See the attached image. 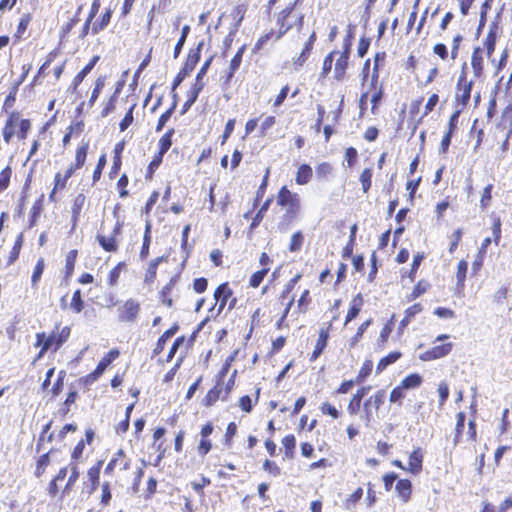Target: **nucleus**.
<instances>
[{
	"label": "nucleus",
	"instance_id": "obj_21",
	"mask_svg": "<svg viewBox=\"0 0 512 512\" xmlns=\"http://www.w3.org/2000/svg\"><path fill=\"white\" fill-rule=\"evenodd\" d=\"M88 147V142L83 143L81 146L78 147L75 155V163L73 164L75 168L79 169L84 165L88 152Z\"/></svg>",
	"mask_w": 512,
	"mask_h": 512
},
{
	"label": "nucleus",
	"instance_id": "obj_31",
	"mask_svg": "<svg viewBox=\"0 0 512 512\" xmlns=\"http://www.w3.org/2000/svg\"><path fill=\"white\" fill-rule=\"evenodd\" d=\"M191 343L192 339L187 340L184 336L178 337L173 342L169 352H177V350L179 349L188 350L190 348Z\"/></svg>",
	"mask_w": 512,
	"mask_h": 512
},
{
	"label": "nucleus",
	"instance_id": "obj_2",
	"mask_svg": "<svg viewBox=\"0 0 512 512\" xmlns=\"http://www.w3.org/2000/svg\"><path fill=\"white\" fill-rule=\"evenodd\" d=\"M277 203L286 208L287 215L290 218H294L300 211V198L298 194L292 193L286 186L279 190Z\"/></svg>",
	"mask_w": 512,
	"mask_h": 512
},
{
	"label": "nucleus",
	"instance_id": "obj_57",
	"mask_svg": "<svg viewBox=\"0 0 512 512\" xmlns=\"http://www.w3.org/2000/svg\"><path fill=\"white\" fill-rule=\"evenodd\" d=\"M99 474H100V467H93L91 469L88 470V477L89 479L91 480L92 482V490H95L96 489V485L98 484V480H99Z\"/></svg>",
	"mask_w": 512,
	"mask_h": 512
},
{
	"label": "nucleus",
	"instance_id": "obj_63",
	"mask_svg": "<svg viewBox=\"0 0 512 512\" xmlns=\"http://www.w3.org/2000/svg\"><path fill=\"white\" fill-rule=\"evenodd\" d=\"M198 54L189 55L188 59L185 63L183 71L187 74L188 72L192 71L198 61Z\"/></svg>",
	"mask_w": 512,
	"mask_h": 512
},
{
	"label": "nucleus",
	"instance_id": "obj_60",
	"mask_svg": "<svg viewBox=\"0 0 512 512\" xmlns=\"http://www.w3.org/2000/svg\"><path fill=\"white\" fill-rule=\"evenodd\" d=\"M461 238H462V230L461 229L455 230L452 234V241H451V244L449 247L450 253H453L456 250L459 242L461 241Z\"/></svg>",
	"mask_w": 512,
	"mask_h": 512
},
{
	"label": "nucleus",
	"instance_id": "obj_33",
	"mask_svg": "<svg viewBox=\"0 0 512 512\" xmlns=\"http://www.w3.org/2000/svg\"><path fill=\"white\" fill-rule=\"evenodd\" d=\"M373 368V363L369 360L365 361L356 377V383H361L365 378H367Z\"/></svg>",
	"mask_w": 512,
	"mask_h": 512
},
{
	"label": "nucleus",
	"instance_id": "obj_13",
	"mask_svg": "<svg viewBox=\"0 0 512 512\" xmlns=\"http://www.w3.org/2000/svg\"><path fill=\"white\" fill-rule=\"evenodd\" d=\"M496 44V26L490 27L486 38L483 41V50H486V56L488 59L491 58L492 53L495 50Z\"/></svg>",
	"mask_w": 512,
	"mask_h": 512
},
{
	"label": "nucleus",
	"instance_id": "obj_23",
	"mask_svg": "<svg viewBox=\"0 0 512 512\" xmlns=\"http://www.w3.org/2000/svg\"><path fill=\"white\" fill-rule=\"evenodd\" d=\"M151 242V224L147 223L145 227V233L143 238V245L140 251V258L145 259L149 254V246Z\"/></svg>",
	"mask_w": 512,
	"mask_h": 512
},
{
	"label": "nucleus",
	"instance_id": "obj_10",
	"mask_svg": "<svg viewBox=\"0 0 512 512\" xmlns=\"http://www.w3.org/2000/svg\"><path fill=\"white\" fill-rule=\"evenodd\" d=\"M471 66L475 78H480L483 75L484 69V57L483 49L481 47H475L472 53Z\"/></svg>",
	"mask_w": 512,
	"mask_h": 512
},
{
	"label": "nucleus",
	"instance_id": "obj_28",
	"mask_svg": "<svg viewBox=\"0 0 512 512\" xmlns=\"http://www.w3.org/2000/svg\"><path fill=\"white\" fill-rule=\"evenodd\" d=\"M362 488H357L345 501V508L347 510H354L356 503L362 498Z\"/></svg>",
	"mask_w": 512,
	"mask_h": 512
},
{
	"label": "nucleus",
	"instance_id": "obj_38",
	"mask_svg": "<svg viewBox=\"0 0 512 512\" xmlns=\"http://www.w3.org/2000/svg\"><path fill=\"white\" fill-rule=\"evenodd\" d=\"M268 271L269 268H264L260 271L253 273L249 281L250 286L253 288H257L263 281Z\"/></svg>",
	"mask_w": 512,
	"mask_h": 512
},
{
	"label": "nucleus",
	"instance_id": "obj_17",
	"mask_svg": "<svg viewBox=\"0 0 512 512\" xmlns=\"http://www.w3.org/2000/svg\"><path fill=\"white\" fill-rule=\"evenodd\" d=\"M164 260H166V257L161 256L150 261L145 275V282L150 283L155 280L157 268Z\"/></svg>",
	"mask_w": 512,
	"mask_h": 512
},
{
	"label": "nucleus",
	"instance_id": "obj_37",
	"mask_svg": "<svg viewBox=\"0 0 512 512\" xmlns=\"http://www.w3.org/2000/svg\"><path fill=\"white\" fill-rule=\"evenodd\" d=\"M176 107V101H174L172 107L168 109L166 112H164L158 119V123L156 126V132H160L163 127L166 125V123L169 121L170 117L172 116V113Z\"/></svg>",
	"mask_w": 512,
	"mask_h": 512
},
{
	"label": "nucleus",
	"instance_id": "obj_14",
	"mask_svg": "<svg viewBox=\"0 0 512 512\" xmlns=\"http://www.w3.org/2000/svg\"><path fill=\"white\" fill-rule=\"evenodd\" d=\"M395 489L403 502H407L410 499L412 489L411 481L401 479L397 482Z\"/></svg>",
	"mask_w": 512,
	"mask_h": 512
},
{
	"label": "nucleus",
	"instance_id": "obj_6",
	"mask_svg": "<svg viewBox=\"0 0 512 512\" xmlns=\"http://www.w3.org/2000/svg\"><path fill=\"white\" fill-rule=\"evenodd\" d=\"M120 229V223H116L109 235H97V240L105 251L115 252L117 250L118 244L116 242L115 236L120 233Z\"/></svg>",
	"mask_w": 512,
	"mask_h": 512
},
{
	"label": "nucleus",
	"instance_id": "obj_44",
	"mask_svg": "<svg viewBox=\"0 0 512 512\" xmlns=\"http://www.w3.org/2000/svg\"><path fill=\"white\" fill-rule=\"evenodd\" d=\"M337 54L336 51L330 52L323 61V67H322V75L325 77L328 75V73L332 69V63L334 59V55Z\"/></svg>",
	"mask_w": 512,
	"mask_h": 512
},
{
	"label": "nucleus",
	"instance_id": "obj_3",
	"mask_svg": "<svg viewBox=\"0 0 512 512\" xmlns=\"http://www.w3.org/2000/svg\"><path fill=\"white\" fill-rule=\"evenodd\" d=\"M385 398V392L383 390H380L376 392L375 395L369 397L363 405L364 410V420L366 422V425L369 424L373 417V410L377 411L380 406L383 404Z\"/></svg>",
	"mask_w": 512,
	"mask_h": 512
},
{
	"label": "nucleus",
	"instance_id": "obj_59",
	"mask_svg": "<svg viewBox=\"0 0 512 512\" xmlns=\"http://www.w3.org/2000/svg\"><path fill=\"white\" fill-rule=\"evenodd\" d=\"M422 311L420 304H414L405 311L404 321H410L415 315Z\"/></svg>",
	"mask_w": 512,
	"mask_h": 512
},
{
	"label": "nucleus",
	"instance_id": "obj_62",
	"mask_svg": "<svg viewBox=\"0 0 512 512\" xmlns=\"http://www.w3.org/2000/svg\"><path fill=\"white\" fill-rule=\"evenodd\" d=\"M393 330V323L392 321L387 322L383 328L381 329L378 341L385 342L387 338L389 337L390 333Z\"/></svg>",
	"mask_w": 512,
	"mask_h": 512
},
{
	"label": "nucleus",
	"instance_id": "obj_45",
	"mask_svg": "<svg viewBox=\"0 0 512 512\" xmlns=\"http://www.w3.org/2000/svg\"><path fill=\"white\" fill-rule=\"evenodd\" d=\"M316 173L319 178H327L332 173V166L329 163H321L316 168Z\"/></svg>",
	"mask_w": 512,
	"mask_h": 512
},
{
	"label": "nucleus",
	"instance_id": "obj_55",
	"mask_svg": "<svg viewBox=\"0 0 512 512\" xmlns=\"http://www.w3.org/2000/svg\"><path fill=\"white\" fill-rule=\"evenodd\" d=\"M282 444L286 448V455L288 456L289 453H291L295 448V445H296L295 437L293 435H286L282 439Z\"/></svg>",
	"mask_w": 512,
	"mask_h": 512
},
{
	"label": "nucleus",
	"instance_id": "obj_19",
	"mask_svg": "<svg viewBox=\"0 0 512 512\" xmlns=\"http://www.w3.org/2000/svg\"><path fill=\"white\" fill-rule=\"evenodd\" d=\"M175 130L173 128L169 129L159 140V154L163 156L172 145V136Z\"/></svg>",
	"mask_w": 512,
	"mask_h": 512
},
{
	"label": "nucleus",
	"instance_id": "obj_50",
	"mask_svg": "<svg viewBox=\"0 0 512 512\" xmlns=\"http://www.w3.org/2000/svg\"><path fill=\"white\" fill-rule=\"evenodd\" d=\"M91 72L90 66H85L73 79L72 86L76 90L84 78Z\"/></svg>",
	"mask_w": 512,
	"mask_h": 512
},
{
	"label": "nucleus",
	"instance_id": "obj_12",
	"mask_svg": "<svg viewBox=\"0 0 512 512\" xmlns=\"http://www.w3.org/2000/svg\"><path fill=\"white\" fill-rule=\"evenodd\" d=\"M245 49H246V46L242 45L238 49V51L236 52L234 57L231 59L230 65H229V69H228V72H227V75H226V83H228L232 79L234 73L240 67L241 62H242V57H243V54L245 52Z\"/></svg>",
	"mask_w": 512,
	"mask_h": 512
},
{
	"label": "nucleus",
	"instance_id": "obj_52",
	"mask_svg": "<svg viewBox=\"0 0 512 512\" xmlns=\"http://www.w3.org/2000/svg\"><path fill=\"white\" fill-rule=\"evenodd\" d=\"M135 105L130 107V109L127 111L125 117L120 122L119 127L121 131H125L132 123H133V109Z\"/></svg>",
	"mask_w": 512,
	"mask_h": 512
},
{
	"label": "nucleus",
	"instance_id": "obj_48",
	"mask_svg": "<svg viewBox=\"0 0 512 512\" xmlns=\"http://www.w3.org/2000/svg\"><path fill=\"white\" fill-rule=\"evenodd\" d=\"M21 246H22V234H20L17 237L15 244L12 248V251L10 252L9 263H13L18 258Z\"/></svg>",
	"mask_w": 512,
	"mask_h": 512
},
{
	"label": "nucleus",
	"instance_id": "obj_32",
	"mask_svg": "<svg viewBox=\"0 0 512 512\" xmlns=\"http://www.w3.org/2000/svg\"><path fill=\"white\" fill-rule=\"evenodd\" d=\"M76 258L77 250H71L67 253L65 259V268L67 276H70L73 273Z\"/></svg>",
	"mask_w": 512,
	"mask_h": 512
},
{
	"label": "nucleus",
	"instance_id": "obj_51",
	"mask_svg": "<svg viewBox=\"0 0 512 512\" xmlns=\"http://www.w3.org/2000/svg\"><path fill=\"white\" fill-rule=\"evenodd\" d=\"M48 464H49L48 454L42 455L38 460L37 467L35 470V474L37 477H40L44 473L45 468Z\"/></svg>",
	"mask_w": 512,
	"mask_h": 512
},
{
	"label": "nucleus",
	"instance_id": "obj_16",
	"mask_svg": "<svg viewBox=\"0 0 512 512\" xmlns=\"http://www.w3.org/2000/svg\"><path fill=\"white\" fill-rule=\"evenodd\" d=\"M312 175V168L307 164H302L298 168L295 181L298 185H305L311 180Z\"/></svg>",
	"mask_w": 512,
	"mask_h": 512
},
{
	"label": "nucleus",
	"instance_id": "obj_39",
	"mask_svg": "<svg viewBox=\"0 0 512 512\" xmlns=\"http://www.w3.org/2000/svg\"><path fill=\"white\" fill-rule=\"evenodd\" d=\"M429 283L426 281H420L418 284L414 287L412 293L409 296L410 300H414L423 293H425L429 288Z\"/></svg>",
	"mask_w": 512,
	"mask_h": 512
},
{
	"label": "nucleus",
	"instance_id": "obj_30",
	"mask_svg": "<svg viewBox=\"0 0 512 512\" xmlns=\"http://www.w3.org/2000/svg\"><path fill=\"white\" fill-rule=\"evenodd\" d=\"M467 269H468V263L465 260H461L458 263L457 272H456L457 283L461 287L464 286Z\"/></svg>",
	"mask_w": 512,
	"mask_h": 512
},
{
	"label": "nucleus",
	"instance_id": "obj_61",
	"mask_svg": "<svg viewBox=\"0 0 512 512\" xmlns=\"http://www.w3.org/2000/svg\"><path fill=\"white\" fill-rule=\"evenodd\" d=\"M234 126H235V119H229L226 123V126H225V130H224V133L222 135V140H221V144H225V142L227 141V139L230 137V135L232 134L233 130H234Z\"/></svg>",
	"mask_w": 512,
	"mask_h": 512
},
{
	"label": "nucleus",
	"instance_id": "obj_4",
	"mask_svg": "<svg viewBox=\"0 0 512 512\" xmlns=\"http://www.w3.org/2000/svg\"><path fill=\"white\" fill-rule=\"evenodd\" d=\"M350 43L347 40L344 44V50L339 53V57L336 60L334 68V76L338 81H342L345 78L346 70L348 68V59L350 54Z\"/></svg>",
	"mask_w": 512,
	"mask_h": 512
},
{
	"label": "nucleus",
	"instance_id": "obj_54",
	"mask_svg": "<svg viewBox=\"0 0 512 512\" xmlns=\"http://www.w3.org/2000/svg\"><path fill=\"white\" fill-rule=\"evenodd\" d=\"M404 397L403 388L399 385L391 391L389 400L392 403H400Z\"/></svg>",
	"mask_w": 512,
	"mask_h": 512
},
{
	"label": "nucleus",
	"instance_id": "obj_1",
	"mask_svg": "<svg viewBox=\"0 0 512 512\" xmlns=\"http://www.w3.org/2000/svg\"><path fill=\"white\" fill-rule=\"evenodd\" d=\"M294 6L295 3L288 6L280 13L278 19L280 24V32L278 38L294 27L298 29L302 27L304 17L301 13L295 11Z\"/></svg>",
	"mask_w": 512,
	"mask_h": 512
},
{
	"label": "nucleus",
	"instance_id": "obj_27",
	"mask_svg": "<svg viewBox=\"0 0 512 512\" xmlns=\"http://www.w3.org/2000/svg\"><path fill=\"white\" fill-rule=\"evenodd\" d=\"M104 86H105V77L101 76L95 82V87H94L92 94L90 96V99H89L90 106L94 105V103L98 99L99 95L101 94Z\"/></svg>",
	"mask_w": 512,
	"mask_h": 512
},
{
	"label": "nucleus",
	"instance_id": "obj_26",
	"mask_svg": "<svg viewBox=\"0 0 512 512\" xmlns=\"http://www.w3.org/2000/svg\"><path fill=\"white\" fill-rule=\"evenodd\" d=\"M222 386L217 384L212 389H210L205 397L206 405H213L221 396Z\"/></svg>",
	"mask_w": 512,
	"mask_h": 512
},
{
	"label": "nucleus",
	"instance_id": "obj_47",
	"mask_svg": "<svg viewBox=\"0 0 512 512\" xmlns=\"http://www.w3.org/2000/svg\"><path fill=\"white\" fill-rule=\"evenodd\" d=\"M204 86H205L204 82H195V84L193 85V87L189 93V97H188V100L190 101V103L194 104V102L197 100L198 95L202 91Z\"/></svg>",
	"mask_w": 512,
	"mask_h": 512
},
{
	"label": "nucleus",
	"instance_id": "obj_53",
	"mask_svg": "<svg viewBox=\"0 0 512 512\" xmlns=\"http://www.w3.org/2000/svg\"><path fill=\"white\" fill-rule=\"evenodd\" d=\"M122 266L121 263H119L117 266H115L110 272L108 277V284L111 287H114L117 285L119 276H120V267Z\"/></svg>",
	"mask_w": 512,
	"mask_h": 512
},
{
	"label": "nucleus",
	"instance_id": "obj_5",
	"mask_svg": "<svg viewBox=\"0 0 512 512\" xmlns=\"http://www.w3.org/2000/svg\"><path fill=\"white\" fill-rule=\"evenodd\" d=\"M472 85H473V82L472 81L467 82L465 74L462 73V75L459 77V80L457 83L455 98H456V101L463 106H465L470 100Z\"/></svg>",
	"mask_w": 512,
	"mask_h": 512
},
{
	"label": "nucleus",
	"instance_id": "obj_35",
	"mask_svg": "<svg viewBox=\"0 0 512 512\" xmlns=\"http://www.w3.org/2000/svg\"><path fill=\"white\" fill-rule=\"evenodd\" d=\"M303 240H304V237L300 231L294 233L291 237L289 250L291 252L299 251L303 245Z\"/></svg>",
	"mask_w": 512,
	"mask_h": 512
},
{
	"label": "nucleus",
	"instance_id": "obj_58",
	"mask_svg": "<svg viewBox=\"0 0 512 512\" xmlns=\"http://www.w3.org/2000/svg\"><path fill=\"white\" fill-rule=\"evenodd\" d=\"M438 393H439V396H440V403H439V405L442 406L444 404V402L447 400L448 396H449V388H448V385L445 382H441L438 385Z\"/></svg>",
	"mask_w": 512,
	"mask_h": 512
},
{
	"label": "nucleus",
	"instance_id": "obj_11",
	"mask_svg": "<svg viewBox=\"0 0 512 512\" xmlns=\"http://www.w3.org/2000/svg\"><path fill=\"white\" fill-rule=\"evenodd\" d=\"M369 390V386L362 387L358 389L357 392L352 396L347 406V411L350 415H355L358 412L362 398L368 393Z\"/></svg>",
	"mask_w": 512,
	"mask_h": 512
},
{
	"label": "nucleus",
	"instance_id": "obj_49",
	"mask_svg": "<svg viewBox=\"0 0 512 512\" xmlns=\"http://www.w3.org/2000/svg\"><path fill=\"white\" fill-rule=\"evenodd\" d=\"M71 307L75 310V312H77V313L81 312V310L83 308V301L81 299L80 290H76L73 293L72 300H71Z\"/></svg>",
	"mask_w": 512,
	"mask_h": 512
},
{
	"label": "nucleus",
	"instance_id": "obj_56",
	"mask_svg": "<svg viewBox=\"0 0 512 512\" xmlns=\"http://www.w3.org/2000/svg\"><path fill=\"white\" fill-rule=\"evenodd\" d=\"M43 270H44V261H43V259H39L34 268L33 275H32V283L33 284H36L39 281V279L43 273Z\"/></svg>",
	"mask_w": 512,
	"mask_h": 512
},
{
	"label": "nucleus",
	"instance_id": "obj_18",
	"mask_svg": "<svg viewBox=\"0 0 512 512\" xmlns=\"http://www.w3.org/2000/svg\"><path fill=\"white\" fill-rule=\"evenodd\" d=\"M422 381V377L419 374L413 373L405 377L401 381L400 386L403 389H415L421 385Z\"/></svg>",
	"mask_w": 512,
	"mask_h": 512
},
{
	"label": "nucleus",
	"instance_id": "obj_46",
	"mask_svg": "<svg viewBox=\"0 0 512 512\" xmlns=\"http://www.w3.org/2000/svg\"><path fill=\"white\" fill-rule=\"evenodd\" d=\"M320 410L323 414H327L331 416L333 419H337L339 417L338 410L329 402L322 403Z\"/></svg>",
	"mask_w": 512,
	"mask_h": 512
},
{
	"label": "nucleus",
	"instance_id": "obj_34",
	"mask_svg": "<svg viewBox=\"0 0 512 512\" xmlns=\"http://www.w3.org/2000/svg\"><path fill=\"white\" fill-rule=\"evenodd\" d=\"M371 179H372V170L370 168H366L360 175V182L362 184V189L364 193H367L371 187Z\"/></svg>",
	"mask_w": 512,
	"mask_h": 512
},
{
	"label": "nucleus",
	"instance_id": "obj_8",
	"mask_svg": "<svg viewBox=\"0 0 512 512\" xmlns=\"http://www.w3.org/2000/svg\"><path fill=\"white\" fill-rule=\"evenodd\" d=\"M423 451L421 448L414 449L409 455L408 465L405 471L412 474H419L422 471Z\"/></svg>",
	"mask_w": 512,
	"mask_h": 512
},
{
	"label": "nucleus",
	"instance_id": "obj_20",
	"mask_svg": "<svg viewBox=\"0 0 512 512\" xmlns=\"http://www.w3.org/2000/svg\"><path fill=\"white\" fill-rule=\"evenodd\" d=\"M178 331V326L174 325L168 329L158 340L157 346L154 352H161L165 349L166 342L169 341L175 333Z\"/></svg>",
	"mask_w": 512,
	"mask_h": 512
},
{
	"label": "nucleus",
	"instance_id": "obj_29",
	"mask_svg": "<svg viewBox=\"0 0 512 512\" xmlns=\"http://www.w3.org/2000/svg\"><path fill=\"white\" fill-rule=\"evenodd\" d=\"M112 16L111 10H107L103 15L99 23H94L92 26V33L97 34L99 31L103 30L110 22Z\"/></svg>",
	"mask_w": 512,
	"mask_h": 512
},
{
	"label": "nucleus",
	"instance_id": "obj_24",
	"mask_svg": "<svg viewBox=\"0 0 512 512\" xmlns=\"http://www.w3.org/2000/svg\"><path fill=\"white\" fill-rule=\"evenodd\" d=\"M232 294L231 290L228 288L227 284H222L220 285L215 293H214V296L217 300H220L222 298V301H221V304H220V309H222L225 304H226V300L228 299V297H230Z\"/></svg>",
	"mask_w": 512,
	"mask_h": 512
},
{
	"label": "nucleus",
	"instance_id": "obj_25",
	"mask_svg": "<svg viewBox=\"0 0 512 512\" xmlns=\"http://www.w3.org/2000/svg\"><path fill=\"white\" fill-rule=\"evenodd\" d=\"M84 203H85V196L83 194H79L75 197L73 206H72V219H73L74 223L78 220Z\"/></svg>",
	"mask_w": 512,
	"mask_h": 512
},
{
	"label": "nucleus",
	"instance_id": "obj_43",
	"mask_svg": "<svg viewBox=\"0 0 512 512\" xmlns=\"http://www.w3.org/2000/svg\"><path fill=\"white\" fill-rule=\"evenodd\" d=\"M492 233L494 236V242L496 245H498L500 238H501V220L499 217H496L494 215H493Z\"/></svg>",
	"mask_w": 512,
	"mask_h": 512
},
{
	"label": "nucleus",
	"instance_id": "obj_15",
	"mask_svg": "<svg viewBox=\"0 0 512 512\" xmlns=\"http://www.w3.org/2000/svg\"><path fill=\"white\" fill-rule=\"evenodd\" d=\"M363 297L362 295L359 293L357 294L351 301L350 303V308H349V311L347 313V316H346V320L345 322L348 323L349 321H351L352 319H354L358 313L360 312L362 306H363Z\"/></svg>",
	"mask_w": 512,
	"mask_h": 512
},
{
	"label": "nucleus",
	"instance_id": "obj_41",
	"mask_svg": "<svg viewBox=\"0 0 512 512\" xmlns=\"http://www.w3.org/2000/svg\"><path fill=\"white\" fill-rule=\"evenodd\" d=\"M328 331L325 329H321L319 333V338L315 346L314 352H322L324 348L326 347L327 340H328Z\"/></svg>",
	"mask_w": 512,
	"mask_h": 512
},
{
	"label": "nucleus",
	"instance_id": "obj_64",
	"mask_svg": "<svg viewBox=\"0 0 512 512\" xmlns=\"http://www.w3.org/2000/svg\"><path fill=\"white\" fill-rule=\"evenodd\" d=\"M263 469L273 474L274 476H278L280 474V468L270 460H266L264 462Z\"/></svg>",
	"mask_w": 512,
	"mask_h": 512
},
{
	"label": "nucleus",
	"instance_id": "obj_7",
	"mask_svg": "<svg viewBox=\"0 0 512 512\" xmlns=\"http://www.w3.org/2000/svg\"><path fill=\"white\" fill-rule=\"evenodd\" d=\"M139 310H140L139 303L133 299H129L119 309V317L122 321H127V322L134 321Z\"/></svg>",
	"mask_w": 512,
	"mask_h": 512
},
{
	"label": "nucleus",
	"instance_id": "obj_40",
	"mask_svg": "<svg viewBox=\"0 0 512 512\" xmlns=\"http://www.w3.org/2000/svg\"><path fill=\"white\" fill-rule=\"evenodd\" d=\"M492 188H493V185L489 184L484 188V190L482 192V196H481V200H480V206L482 209H486L490 205V201L492 199V195H491Z\"/></svg>",
	"mask_w": 512,
	"mask_h": 512
},
{
	"label": "nucleus",
	"instance_id": "obj_9",
	"mask_svg": "<svg viewBox=\"0 0 512 512\" xmlns=\"http://www.w3.org/2000/svg\"><path fill=\"white\" fill-rule=\"evenodd\" d=\"M36 346H42L40 352H45L47 350H58L60 348V344L57 343V335L51 334L46 336L44 333L37 334V343Z\"/></svg>",
	"mask_w": 512,
	"mask_h": 512
},
{
	"label": "nucleus",
	"instance_id": "obj_36",
	"mask_svg": "<svg viewBox=\"0 0 512 512\" xmlns=\"http://www.w3.org/2000/svg\"><path fill=\"white\" fill-rule=\"evenodd\" d=\"M401 354H388L382 358L376 367V372L381 373L389 364L394 363Z\"/></svg>",
	"mask_w": 512,
	"mask_h": 512
},
{
	"label": "nucleus",
	"instance_id": "obj_22",
	"mask_svg": "<svg viewBox=\"0 0 512 512\" xmlns=\"http://www.w3.org/2000/svg\"><path fill=\"white\" fill-rule=\"evenodd\" d=\"M457 422L455 427V436L453 439V444L456 446L460 443L461 435L464 430V423H465V414L463 412H459L456 415Z\"/></svg>",
	"mask_w": 512,
	"mask_h": 512
},
{
	"label": "nucleus",
	"instance_id": "obj_42",
	"mask_svg": "<svg viewBox=\"0 0 512 512\" xmlns=\"http://www.w3.org/2000/svg\"><path fill=\"white\" fill-rule=\"evenodd\" d=\"M110 359L107 360V362L102 361L98 364L97 368L86 377V382L94 381L96 380L105 370L108 363H110Z\"/></svg>",
	"mask_w": 512,
	"mask_h": 512
}]
</instances>
